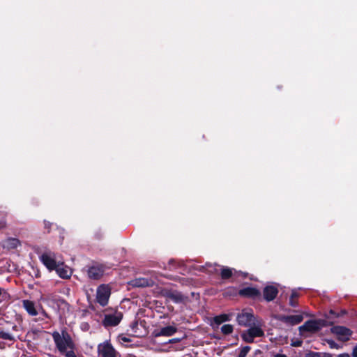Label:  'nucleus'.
<instances>
[{
    "instance_id": "bb28decb",
    "label": "nucleus",
    "mask_w": 357,
    "mask_h": 357,
    "mask_svg": "<svg viewBox=\"0 0 357 357\" xmlns=\"http://www.w3.org/2000/svg\"><path fill=\"white\" fill-rule=\"evenodd\" d=\"M327 342H328L330 348H331V349H339L342 348L341 346H340L337 343H336L333 340H328Z\"/></svg>"
},
{
    "instance_id": "f704fd0d",
    "label": "nucleus",
    "mask_w": 357,
    "mask_h": 357,
    "mask_svg": "<svg viewBox=\"0 0 357 357\" xmlns=\"http://www.w3.org/2000/svg\"><path fill=\"white\" fill-rule=\"evenodd\" d=\"M0 349H4V344L0 342Z\"/></svg>"
},
{
    "instance_id": "423d86ee",
    "label": "nucleus",
    "mask_w": 357,
    "mask_h": 357,
    "mask_svg": "<svg viewBox=\"0 0 357 357\" xmlns=\"http://www.w3.org/2000/svg\"><path fill=\"white\" fill-rule=\"evenodd\" d=\"M206 271L210 274L216 273L220 271V275L222 279H228L233 274V268L228 267H220L219 265L214 264H211L209 263L206 264L204 266Z\"/></svg>"
},
{
    "instance_id": "a878e982",
    "label": "nucleus",
    "mask_w": 357,
    "mask_h": 357,
    "mask_svg": "<svg viewBox=\"0 0 357 357\" xmlns=\"http://www.w3.org/2000/svg\"><path fill=\"white\" fill-rule=\"evenodd\" d=\"M118 341L120 344H123V342H131V339L129 337L123 335H119L118 336Z\"/></svg>"
},
{
    "instance_id": "473e14b6",
    "label": "nucleus",
    "mask_w": 357,
    "mask_h": 357,
    "mask_svg": "<svg viewBox=\"0 0 357 357\" xmlns=\"http://www.w3.org/2000/svg\"><path fill=\"white\" fill-rule=\"evenodd\" d=\"M273 357H287V356L285 354H277L274 355Z\"/></svg>"
},
{
    "instance_id": "4468645a",
    "label": "nucleus",
    "mask_w": 357,
    "mask_h": 357,
    "mask_svg": "<svg viewBox=\"0 0 357 357\" xmlns=\"http://www.w3.org/2000/svg\"><path fill=\"white\" fill-rule=\"evenodd\" d=\"M176 331H177V328L175 326H168L162 328L159 331H155L154 332V334H155V337H159V336L169 337V336L173 335L174 333H176Z\"/></svg>"
},
{
    "instance_id": "2f4dec72",
    "label": "nucleus",
    "mask_w": 357,
    "mask_h": 357,
    "mask_svg": "<svg viewBox=\"0 0 357 357\" xmlns=\"http://www.w3.org/2000/svg\"><path fill=\"white\" fill-rule=\"evenodd\" d=\"M337 357H351L349 354L347 353L341 354L337 356Z\"/></svg>"
},
{
    "instance_id": "9b49d317",
    "label": "nucleus",
    "mask_w": 357,
    "mask_h": 357,
    "mask_svg": "<svg viewBox=\"0 0 357 357\" xmlns=\"http://www.w3.org/2000/svg\"><path fill=\"white\" fill-rule=\"evenodd\" d=\"M277 319L289 325V326H294L296 324H300L303 319V317L301 314H296V315H290V316H285V315H279Z\"/></svg>"
},
{
    "instance_id": "cd10ccee",
    "label": "nucleus",
    "mask_w": 357,
    "mask_h": 357,
    "mask_svg": "<svg viewBox=\"0 0 357 357\" xmlns=\"http://www.w3.org/2000/svg\"><path fill=\"white\" fill-rule=\"evenodd\" d=\"M75 350V349H70L68 351L64 352L63 354L65 357H77Z\"/></svg>"
},
{
    "instance_id": "393cba45",
    "label": "nucleus",
    "mask_w": 357,
    "mask_h": 357,
    "mask_svg": "<svg viewBox=\"0 0 357 357\" xmlns=\"http://www.w3.org/2000/svg\"><path fill=\"white\" fill-rule=\"evenodd\" d=\"M250 349L251 348L249 346H245L242 347L240 350L238 357H245L248 353L250 351Z\"/></svg>"
},
{
    "instance_id": "ddd939ff",
    "label": "nucleus",
    "mask_w": 357,
    "mask_h": 357,
    "mask_svg": "<svg viewBox=\"0 0 357 357\" xmlns=\"http://www.w3.org/2000/svg\"><path fill=\"white\" fill-rule=\"evenodd\" d=\"M130 284L135 287H153L155 282L151 278H139L131 280Z\"/></svg>"
},
{
    "instance_id": "9d476101",
    "label": "nucleus",
    "mask_w": 357,
    "mask_h": 357,
    "mask_svg": "<svg viewBox=\"0 0 357 357\" xmlns=\"http://www.w3.org/2000/svg\"><path fill=\"white\" fill-rule=\"evenodd\" d=\"M331 330L333 333L335 334L338 339L343 342L349 340L352 334L351 331L344 326H334Z\"/></svg>"
},
{
    "instance_id": "1a4fd4ad",
    "label": "nucleus",
    "mask_w": 357,
    "mask_h": 357,
    "mask_svg": "<svg viewBox=\"0 0 357 357\" xmlns=\"http://www.w3.org/2000/svg\"><path fill=\"white\" fill-rule=\"evenodd\" d=\"M322 320H308L299 327L300 331L317 332L324 326Z\"/></svg>"
},
{
    "instance_id": "c9c22d12",
    "label": "nucleus",
    "mask_w": 357,
    "mask_h": 357,
    "mask_svg": "<svg viewBox=\"0 0 357 357\" xmlns=\"http://www.w3.org/2000/svg\"><path fill=\"white\" fill-rule=\"evenodd\" d=\"M17 326L16 325H15V326H13V329L14 331H17Z\"/></svg>"
},
{
    "instance_id": "20e7f679",
    "label": "nucleus",
    "mask_w": 357,
    "mask_h": 357,
    "mask_svg": "<svg viewBox=\"0 0 357 357\" xmlns=\"http://www.w3.org/2000/svg\"><path fill=\"white\" fill-rule=\"evenodd\" d=\"M39 259L43 265L50 271L56 268V266H58L60 262L58 259L57 255L51 251L43 252L40 255Z\"/></svg>"
},
{
    "instance_id": "7ed1b4c3",
    "label": "nucleus",
    "mask_w": 357,
    "mask_h": 357,
    "mask_svg": "<svg viewBox=\"0 0 357 357\" xmlns=\"http://www.w3.org/2000/svg\"><path fill=\"white\" fill-rule=\"evenodd\" d=\"M97 352L99 357H121L120 353L114 347L109 340L98 344Z\"/></svg>"
},
{
    "instance_id": "c85d7f7f",
    "label": "nucleus",
    "mask_w": 357,
    "mask_h": 357,
    "mask_svg": "<svg viewBox=\"0 0 357 357\" xmlns=\"http://www.w3.org/2000/svg\"><path fill=\"white\" fill-rule=\"evenodd\" d=\"M305 357H320V354L317 352L310 351L305 354Z\"/></svg>"
},
{
    "instance_id": "a211bd4d",
    "label": "nucleus",
    "mask_w": 357,
    "mask_h": 357,
    "mask_svg": "<svg viewBox=\"0 0 357 357\" xmlns=\"http://www.w3.org/2000/svg\"><path fill=\"white\" fill-rule=\"evenodd\" d=\"M23 307L29 315L36 316L38 314V312L35 307V304L33 301L29 300H24Z\"/></svg>"
},
{
    "instance_id": "4c0bfd02",
    "label": "nucleus",
    "mask_w": 357,
    "mask_h": 357,
    "mask_svg": "<svg viewBox=\"0 0 357 357\" xmlns=\"http://www.w3.org/2000/svg\"><path fill=\"white\" fill-rule=\"evenodd\" d=\"M301 345V342L298 343V342H296V344H294V346H300Z\"/></svg>"
},
{
    "instance_id": "2eb2a0df",
    "label": "nucleus",
    "mask_w": 357,
    "mask_h": 357,
    "mask_svg": "<svg viewBox=\"0 0 357 357\" xmlns=\"http://www.w3.org/2000/svg\"><path fill=\"white\" fill-rule=\"evenodd\" d=\"M278 293V290L275 287L267 286L264 289V297L267 301L274 300Z\"/></svg>"
},
{
    "instance_id": "4be33fe9",
    "label": "nucleus",
    "mask_w": 357,
    "mask_h": 357,
    "mask_svg": "<svg viewBox=\"0 0 357 357\" xmlns=\"http://www.w3.org/2000/svg\"><path fill=\"white\" fill-rule=\"evenodd\" d=\"M220 330L224 335H230L234 331V326L231 324H225L222 326Z\"/></svg>"
},
{
    "instance_id": "f3484780",
    "label": "nucleus",
    "mask_w": 357,
    "mask_h": 357,
    "mask_svg": "<svg viewBox=\"0 0 357 357\" xmlns=\"http://www.w3.org/2000/svg\"><path fill=\"white\" fill-rule=\"evenodd\" d=\"M239 295L246 297L255 298L260 296V291L254 287H245L239 291Z\"/></svg>"
},
{
    "instance_id": "7c9ffc66",
    "label": "nucleus",
    "mask_w": 357,
    "mask_h": 357,
    "mask_svg": "<svg viewBox=\"0 0 357 357\" xmlns=\"http://www.w3.org/2000/svg\"><path fill=\"white\" fill-rule=\"evenodd\" d=\"M6 227V222L4 220H0V229H3Z\"/></svg>"
},
{
    "instance_id": "f257e3e1",
    "label": "nucleus",
    "mask_w": 357,
    "mask_h": 357,
    "mask_svg": "<svg viewBox=\"0 0 357 357\" xmlns=\"http://www.w3.org/2000/svg\"><path fill=\"white\" fill-rule=\"evenodd\" d=\"M52 336L56 348L60 354H64L70 349H76L74 341L66 331L63 330L61 333L54 331Z\"/></svg>"
},
{
    "instance_id": "6ab92c4d",
    "label": "nucleus",
    "mask_w": 357,
    "mask_h": 357,
    "mask_svg": "<svg viewBox=\"0 0 357 357\" xmlns=\"http://www.w3.org/2000/svg\"><path fill=\"white\" fill-rule=\"evenodd\" d=\"M166 296L168 299L176 303H181L184 300V296L178 291H169L167 293Z\"/></svg>"
},
{
    "instance_id": "6e6552de",
    "label": "nucleus",
    "mask_w": 357,
    "mask_h": 357,
    "mask_svg": "<svg viewBox=\"0 0 357 357\" xmlns=\"http://www.w3.org/2000/svg\"><path fill=\"white\" fill-rule=\"evenodd\" d=\"M122 318V312L116 310L112 314H106L102 321V324L105 327L116 326L120 323Z\"/></svg>"
},
{
    "instance_id": "e433bc0d",
    "label": "nucleus",
    "mask_w": 357,
    "mask_h": 357,
    "mask_svg": "<svg viewBox=\"0 0 357 357\" xmlns=\"http://www.w3.org/2000/svg\"><path fill=\"white\" fill-rule=\"evenodd\" d=\"M301 345V342L298 343V342H296V344H294V346H300Z\"/></svg>"
},
{
    "instance_id": "b1692460",
    "label": "nucleus",
    "mask_w": 357,
    "mask_h": 357,
    "mask_svg": "<svg viewBox=\"0 0 357 357\" xmlns=\"http://www.w3.org/2000/svg\"><path fill=\"white\" fill-rule=\"evenodd\" d=\"M0 338L10 341L15 340V338L12 334L3 331H0Z\"/></svg>"
},
{
    "instance_id": "f03ea898",
    "label": "nucleus",
    "mask_w": 357,
    "mask_h": 357,
    "mask_svg": "<svg viewBox=\"0 0 357 357\" xmlns=\"http://www.w3.org/2000/svg\"><path fill=\"white\" fill-rule=\"evenodd\" d=\"M261 321H258L257 324L250 326L248 330L243 331L241 337L243 340L248 343H252L255 337H261L264 335V332L261 328Z\"/></svg>"
},
{
    "instance_id": "72a5a7b5",
    "label": "nucleus",
    "mask_w": 357,
    "mask_h": 357,
    "mask_svg": "<svg viewBox=\"0 0 357 357\" xmlns=\"http://www.w3.org/2000/svg\"><path fill=\"white\" fill-rule=\"evenodd\" d=\"M177 341H178V339H175V338H174V339H171V340H169V343H174V342H176Z\"/></svg>"
},
{
    "instance_id": "c756f323",
    "label": "nucleus",
    "mask_w": 357,
    "mask_h": 357,
    "mask_svg": "<svg viewBox=\"0 0 357 357\" xmlns=\"http://www.w3.org/2000/svg\"><path fill=\"white\" fill-rule=\"evenodd\" d=\"M352 356L357 357V344L353 349Z\"/></svg>"
},
{
    "instance_id": "aec40b11",
    "label": "nucleus",
    "mask_w": 357,
    "mask_h": 357,
    "mask_svg": "<svg viewBox=\"0 0 357 357\" xmlns=\"http://www.w3.org/2000/svg\"><path fill=\"white\" fill-rule=\"evenodd\" d=\"M213 321L216 324L220 325L224 322L230 321V315L226 314H220L215 316L213 318Z\"/></svg>"
},
{
    "instance_id": "dca6fc26",
    "label": "nucleus",
    "mask_w": 357,
    "mask_h": 357,
    "mask_svg": "<svg viewBox=\"0 0 357 357\" xmlns=\"http://www.w3.org/2000/svg\"><path fill=\"white\" fill-rule=\"evenodd\" d=\"M54 270L56 271L59 276L63 279L69 278L72 274L71 270L66 266H63V263L61 261Z\"/></svg>"
},
{
    "instance_id": "5701e85b",
    "label": "nucleus",
    "mask_w": 357,
    "mask_h": 357,
    "mask_svg": "<svg viewBox=\"0 0 357 357\" xmlns=\"http://www.w3.org/2000/svg\"><path fill=\"white\" fill-rule=\"evenodd\" d=\"M7 245L11 248H15L20 245V241L17 238H9L7 241Z\"/></svg>"
},
{
    "instance_id": "0eeeda50",
    "label": "nucleus",
    "mask_w": 357,
    "mask_h": 357,
    "mask_svg": "<svg viewBox=\"0 0 357 357\" xmlns=\"http://www.w3.org/2000/svg\"><path fill=\"white\" fill-rule=\"evenodd\" d=\"M236 321L240 326L250 327L257 324L260 320L255 317L252 312L243 311L238 314Z\"/></svg>"
},
{
    "instance_id": "39448f33",
    "label": "nucleus",
    "mask_w": 357,
    "mask_h": 357,
    "mask_svg": "<svg viewBox=\"0 0 357 357\" xmlns=\"http://www.w3.org/2000/svg\"><path fill=\"white\" fill-rule=\"evenodd\" d=\"M111 295V287L109 284H102L98 287L96 289V301L101 306L105 307L107 305Z\"/></svg>"
},
{
    "instance_id": "412c9836",
    "label": "nucleus",
    "mask_w": 357,
    "mask_h": 357,
    "mask_svg": "<svg viewBox=\"0 0 357 357\" xmlns=\"http://www.w3.org/2000/svg\"><path fill=\"white\" fill-rule=\"evenodd\" d=\"M298 296H299V294L297 292V290L296 289L292 290L291 295V297L289 299V305L291 306L294 307L297 306V303L295 300L297 298H298Z\"/></svg>"
},
{
    "instance_id": "f8f14e48",
    "label": "nucleus",
    "mask_w": 357,
    "mask_h": 357,
    "mask_svg": "<svg viewBox=\"0 0 357 357\" xmlns=\"http://www.w3.org/2000/svg\"><path fill=\"white\" fill-rule=\"evenodd\" d=\"M104 273V267L102 265L92 266L87 271L88 277L92 280L100 279Z\"/></svg>"
}]
</instances>
